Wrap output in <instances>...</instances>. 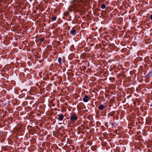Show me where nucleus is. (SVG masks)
Here are the masks:
<instances>
[{
	"instance_id": "1",
	"label": "nucleus",
	"mask_w": 152,
	"mask_h": 152,
	"mask_svg": "<svg viewBox=\"0 0 152 152\" xmlns=\"http://www.w3.org/2000/svg\"><path fill=\"white\" fill-rule=\"evenodd\" d=\"M91 0H80L79 2L75 1L72 2L68 8V10L70 12L73 11L75 13L78 11H81L83 6H88L90 4ZM82 9L81 11H83Z\"/></svg>"
},
{
	"instance_id": "2",
	"label": "nucleus",
	"mask_w": 152,
	"mask_h": 152,
	"mask_svg": "<svg viewBox=\"0 0 152 152\" xmlns=\"http://www.w3.org/2000/svg\"><path fill=\"white\" fill-rule=\"evenodd\" d=\"M70 118L71 121L73 123H75V121L77 119L78 117L76 114L74 113L71 115Z\"/></svg>"
},
{
	"instance_id": "3",
	"label": "nucleus",
	"mask_w": 152,
	"mask_h": 152,
	"mask_svg": "<svg viewBox=\"0 0 152 152\" xmlns=\"http://www.w3.org/2000/svg\"><path fill=\"white\" fill-rule=\"evenodd\" d=\"M70 34L72 36L76 34V30L74 29H72L70 31Z\"/></svg>"
},
{
	"instance_id": "4",
	"label": "nucleus",
	"mask_w": 152,
	"mask_h": 152,
	"mask_svg": "<svg viewBox=\"0 0 152 152\" xmlns=\"http://www.w3.org/2000/svg\"><path fill=\"white\" fill-rule=\"evenodd\" d=\"M58 118H57L58 120L60 121H61L63 120L64 118V116L63 114H58Z\"/></svg>"
},
{
	"instance_id": "5",
	"label": "nucleus",
	"mask_w": 152,
	"mask_h": 152,
	"mask_svg": "<svg viewBox=\"0 0 152 152\" xmlns=\"http://www.w3.org/2000/svg\"><path fill=\"white\" fill-rule=\"evenodd\" d=\"M88 98L89 97L88 96L86 95L84 97L83 99V100L85 102H87L89 100Z\"/></svg>"
},
{
	"instance_id": "6",
	"label": "nucleus",
	"mask_w": 152,
	"mask_h": 152,
	"mask_svg": "<svg viewBox=\"0 0 152 152\" xmlns=\"http://www.w3.org/2000/svg\"><path fill=\"white\" fill-rule=\"evenodd\" d=\"M65 17H68L70 16V15H69V13L67 11H65L63 13Z\"/></svg>"
},
{
	"instance_id": "7",
	"label": "nucleus",
	"mask_w": 152,
	"mask_h": 152,
	"mask_svg": "<svg viewBox=\"0 0 152 152\" xmlns=\"http://www.w3.org/2000/svg\"><path fill=\"white\" fill-rule=\"evenodd\" d=\"M104 107V106L103 104H101L98 107L99 109L101 110H102Z\"/></svg>"
},
{
	"instance_id": "8",
	"label": "nucleus",
	"mask_w": 152,
	"mask_h": 152,
	"mask_svg": "<svg viewBox=\"0 0 152 152\" xmlns=\"http://www.w3.org/2000/svg\"><path fill=\"white\" fill-rule=\"evenodd\" d=\"M62 59L61 57H59L58 59V63L60 64H62Z\"/></svg>"
},
{
	"instance_id": "9",
	"label": "nucleus",
	"mask_w": 152,
	"mask_h": 152,
	"mask_svg": "<svg viewBox=\"0 0 152 152\" xmlns=\"http://www.w3.org/2000/svg\"><path fill=\"white\" fill-rule=\"evenodd\" d=\"M56 18L57 17L56 16L53 17L51 19V21H52L56 20Z\"/></svg>"
},
{
	"instance_id": "10",
	"label": "nucleus",
	"mask_w": 152,
	"mask_h": 152,
	"mask_svg": "<svg viewBox=\"0 0 152 152\" xmlns=\"http://www.w3.org/2000/svg\"><path fill=\"white\" fill-rule=\"evenodd\" d=\"M91 148L92 151H94L95 150V146L94 145H93L91 147Z\"/></svg>"
},
{
	"instance_id": "11",
	"label": "nucleus",
	"mask_w": 152,
	"mask_h": 152,
	"mask_svg": "<svg viewBox=\"0 0 152 152\" xmlns=\"http://www.w3.org/2000/svg\"><path fill=\"white\" fill-rule=\"evenodd\" d=\"M101 7L102 9H104L106 8V5L105 4H103L102 5Z\"/></svg>"
},
{
	"instance_id": "12",
	"label": "nucleus",
	"mask_w": 152,
	"mask_h": 152,
	"mask_svg": "<svg viewBox=\"0 0 152 152\" xmlns=\"http://www.w3.org/2000/svg\"><path fill=\"white\" fill-rule=\"evenodd\" d=\"M151 75H152V73L150 72L147 75V76H148V77H150L151 76Z\"/></svg>"
},
{
	"instance_id": "13",
	"label": "nucleus",
	"mask_w": 152,
	"mask_h": 152,
	"mask_svg": "<svg viewBox=\"0 0 152 152\" xmlns=\"http://www.w3.org/2000/svg\"><path fill=\"white\" fill-rule=\"evenodd\" d=\"M90 145H92L93 144V141H90Z\"/></svg>"
},
{
	"instance_id": "14",
	"label": "nucleus",
	"mask_w": 152,
	"mask_h": 152,
	"mask_svg": "<svg viewBox=\"0 0 152 152\" xmlns=\"http://www.w3.org/2000/svg\"><path fill=\"white\" fill-rule=\"evenodd\" d=\"M40 40L41 42H42L44 41V39H43L42 38H40Z\"/></svg>"
},
{
	"instance_id": "15",
	"label": "nucleus",
	"mask_w": 152,
	"mask_h": 152,
	"mask_svg": "<svg viewBox=\"0 0 152 152\" xmlns=\"http://www.w3.org/2000/svg\"><path fill=\"white\" fill-rule=\"evenodd\" d=\"M96 124H97V126H98V125L99 126L100 125V123L99 122H97Z\"/></svg>"
},
{
	"instance_id": "16",
	"label": "nucleus",
	"mask_w": 152,
	"mask_h": 152,
	"mask_svg": "<svg viewBox=\"0 0 152 152\" xmlns=\"http://www.w3.org/2000/svg\"><path fill=\"white\" fill-rule=\"evenodd\" d=\"M69 19H68V20L69 21H70L71 20V16L70 15V16H69Z\"/></svg>"
},
{
	"instance_id": "17",
	"label": "nucleus",
	"mask_w": 152,
	"mask_h": 152,
	"mask_svg": "<svg viewBox=\"0 0 152 152\" xmlns=\"http://www.w3.org/2000/svg\"><path fill=\"white\" fill-rule=\"evenodd\" d=\"M94 43H91L90 44V45L91 46H94Z\"/></svg>"
},
{
	"instance_id": "18",
	"label": "nucleus",
	"mask_w": 152,
	"mask_h": 152,
	"mask_svg": "<svg viewBox=\"0 0 152 152\" xmlns=\"http://www.w3.org/2000/svg\"><path fill=\"white\" fill-rule=\"evenodd\" d=\"M90 39H91V41L93 42H94V39L93 38V39H91V38H90Z\"/></svg>"
},
{
	"instance_id": "19",
	"label": "nucleus",
	"mask_w": 152,
	"mask_h": 152,
	"mask_svg": "<svg viewBox=\"0 0 152 152\" xmlns=\"http://www.w3.org/2000/svg\"><path fill=\"white\" fill-rule=\"evenodd\" d=\"M150 18L152 20V14L151 15Z\"/></svg>"
},
{
	"instance_id": "20",
	"label": "nucleus",
	"mask_w": 152,
	"mask_h": 152,
	"mask_svg": "<svg viewBox=\"0 0 152 152\" xmlns=\"http://www.w3.org/2000/svg\"><path fill=\"white\" fill-rule=\"evenodd\" d=\"M94 102H93V103H92V105H93V106L94 107Z\"/></svg>"
},
{
	"instance_id": "21",
	"label": "nucleus",
	"mask_w": 152,
	"mask_h": 152,
	"mask_svg": "<svg viewBox=\"0 0 152 152\" xmlns=\"http://www.w3.org/2000/svg\"><path fill=\"white\" fill-rule=\"evenodd\" d=\"M150 106L151 107H152V103H151V105H150Z\"/></svg>"
},
{
	"instance_id": "22",
	"label": "nucleus",
	"mask_w": 152,
	"mask_h": 152,
	"mask_svg": "<svg viewBox=\"0 0 152 152\" xmlns=\"http://www.w3.org/2000/svg\"><path fill=\"white\" fill-rule=\"evenodd\" d=\"M93 6H94H94H95V3L94 4Z\"/></svg>"
},
{
	"instance_id": "23",
	"label": "nucleus",
	"mask_w": 152,
	"mask_h": 152,
	"mask_svg": "<svg viewBox=\"0 0 152 152\" xmlns=\"http://www.w3.org/2000/svg\"><path fill=\"white\" fill-rule=\"evenodd\" d=\"M83 9H87V8H86L84 7H83Z\"/></svg>"
},
{
	"instance_id": "24",
	"label": "nucleus",
	"mask_w": 152,
	"mask_h": 152,
	"mask_svg": "<svg viewBox=\"0 0 152 152\" xmlns=\"http://www.w3.org/2000/svg\"><path fill=\"white\" fill-rule=\"evenodd\" d=\"M92 84L91 83L90 84V86H92Z\"/></svg>"
},
{
	"instance_id": "25",
	"label": "nucleus",
	"mask_w": 152,
	"mask_h": 152,
	"mask_svg": "<svg viewBox=\"0 0 152 152\" xmlns=\"http://www.w3.org/2000/svg\"><path fill=\"white\" fill-rule=\"evenodd\" d=\"M93 12H94V14H95V12L94 11V10L93 11Z\"/></svg>"
},
{
	"instance_id": "26",
	"label": "nucleus",
	"mask_w": 152,
	"mask_h": 152,
	"mask_svg": "<svg viewBox=\"0 0 152 152\" xmlns=\"http://www.w3.org/2000/svg\"><path fill=\"white\" fill-rule=\"evenodd\" d=\"M151 93H152V91H151Z\"/></svg>"
},
{
	"instance_id": "27",
	"label": "nucleus",
	"mask_w": 152,
	"mask_h": 152,
	"mask_svg": "<svg viewBox=\"0 0 152 152\" xmlns=\"http://www.w3.org/2000/svg\"><path fill=\"white\" fill-rule=\"evenodd\" d=\"M94 61V60H92V61Z\"/></svg>"
},
{
	"instance_id": "28",
	"label": "nucleus",
	"mask_w": 152,
	"mask_h": 152,
	"mask_svg": "<svg viewBox=\"0 0 152 152\" xmlns=\"http://www.w3.org/2000/svg\"><path fill=\"white\" fill-rule=\"evenodd\" d=\"M94 61V60H92V61Z\"/></svg>"
},
{
	"instance_id": "29",
	"label": "nucleus",
	"mask_w": 152,
	"mask_h": 152,
	"mask_svg": "<svg viewBox=\"0 0 152 152\" xmlns=\"http://www.w3.org/2000/svg\"><path fill=\"white\" fill-rule=\"evenodd\" d=\"M94 61V60H92V61Z\"/></svg>"
}]
</instances>
